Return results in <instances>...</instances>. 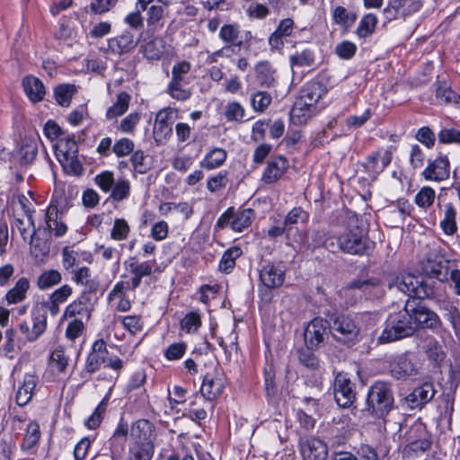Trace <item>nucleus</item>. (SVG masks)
<instances>
[{"instance_id": "f257e3e1", "label": "nucleus", "mask_w": 460, "mask_h": 460, "mask_svg": "<svg viewBox=\"0 0 460 460\" xmlns=\"http://www.w3.org/2000/svg\"><path fill=\"white\" fill-rule=\"evenodd\" d=\"M314 245H324L332 252H341L362 256L373 250L375 243L368 238L367 233L362 227L349 225L332 229L327 234L323 232L315 233Z\"/></svg>"}, {"instance_id": "f03ea898", "label": "nucleus", "mask_w": 460, "mask_h": 460, "mask_svg": "<svg viewBox=\"0 0 460 460\" xmlns=\"http://www.w3.org/2000/svg\"><path fill=\"white\" fill-rule=\"evenodd\" d=\"M386 282L389 289H395L410 297L425 299L434 295L431 283L422 276H415L408 272L391 273Z\"/></svg>"}, {"instance_id": "7ed1b4c3", "label": "nucleus", "mask_w": 460, "mask_h": 460, "mask_svg": "<svg viewBox=\"0 0 460 460\" xmlns=\"http://www.w3.org/2000/svg\"><path fill=\"white\" fill-rule=\"evenodd\" d=\"M154 454L150 423L146 420H138L130 429L128 460H151Z\"/></svg>"}, {"instance_id": "20e7f679", "label": "nucleus", "mask_w": 460, "mask_h": 460, "mask_svg": "<svg viewBox=\"0 0 460 460\" xmlns=\"http://www.w3.org/2000/svg\"><path fill=\"white\" fill-rule=\"evenodd\" d=\"M415 332V322L408 305L386 319L384 330L377 338L380 344L393 342L411 336Z\"/></svg>"}, {"instance_id": "39448f33", "label": "nucleus", "mask_w": 460, "mask_h": 460, "mask_svg": "<svg viewBox=\"0 0 460 460\" xmlns=\"http://www.w3.org/2000/svg\"><path fill=\"white\" fill-rule=\"evenodd\" d=\"M394 396L390 385L377 381L368 389L366 411L368 414L382 419L392 410Z\"/></svg>"}, {"instance_id": "423d86ee", "label": "nucleus", "mask_w": 460, "mask_h": 460, "mask_svg": "<svg viewBox=\"0 0 460 460\" xmlns=\"http://www.w3.org/2000/svg\"><path fill=\"white\" fill-rule=\"evenodd\" d=\"M78 147L75 140L61 137L55 145V154L64 171L69 174L79 175L83 167L77 157Z\"/></svg>"}, {"instance_id": "0eeeda50", "label": "nucleus", "mask_w": 460, "mask_h": 460, "mask_svg": "<svg viewBox=\"0 0 460 460\" xmlns=\"http://www.w3.org/2000/svg\"><path fill=\"white\" fill-rule=\"evenodd\" d=\"M332 337L341 343L351 346L359 341V328L349 315H338L331 324Z\"/></svg>"}, {"instance_id": "6e6552de", "label": "nucleus", "mask_w": 460, "mask_h": 460, "mask_svg": "<svg viewBox=\"0 0 460 460\" xmlns=\"http://www.w3.org/2000/svg\"><path fill=\"white\" fill-rule=\"evenodd\" d=\"M254 219V211L252 208L235 210L227 208L217 219V226L220 228L230 227L233 231L241 233L248 228Z\"/></svg>"}, {"instance_id": "1a4fd4ad", "label": "nucleus", "mask_w": 460, "mask_h": 460, "mask_svg": "<svg viewBox=\"0 0 460 460\" xmlns=\"http://www.w3.org/2000/svg\"><path fill=\"white\" fill-rule=\"evenodd\" d=\"M331 333V323L322 317H314L304 332L305 344L309 349H319Z\"/></svg>"}, {"instance_id": "9d476101", "label": "nucleus", "mask_w": 460, "mask_h": 460, "mask_svg": "<svg viewBox=\"0 0 460 460\" xmlns=\"http://www.w3.org/2000/svg\"><path fill=\"white\" fill-rule=\"evenodd\" d=\"M436 394L431 383H424L414 388L411 393L400 400V407L404 411L420 410L430 402Z\"/></svg>"}, {"instance_id": "9b49d317", "label": "nucleus", "mask_w": 460, "mask_h": 460, "mask_svg": "<svg viewBox=\"0 0 460 460\" xmlns=\"http://www.w3.org/2000/svg\"><path fill=\"white\" fill-rule=\"evenodd\" d=\"M286 277V268L282 262H265L260 271V282L268 290L281 287Z\"/></svg>"}, {"instance_id": "f8f14e48", "label": "nucleus", "mask_w": 460, "mask_h": 460, "mask_svg": "<svg viewBox=\"0 0 460 460\" xmlns=\"http://www.w3.org/2000/svg\"><path fill=\"white\" fill-rule=\"evenodd\" d=\"M334 399L342 408H349L356 400L355 384L346 374L339 373L333 383Z\"/></svg>"}, {"instance_id": "ddd939ff", "label": "nucleus", "mask_w": 460, "mask_h": 460, "mask_svg": "<svg viewBox=\"0 0 460 460\" xmlns=\"http://www.w3.org/2000/svg\"><path fill=\"white\" fill-rule=\"evenodd\" d=\"M394 148L378 149L366 157L364 168L370 177L376 178L391 164Z\"/></svg>"}, {"instance_id": "4468645a", "label": "nucleus", "mask_w": 460, "mask_h": 460, "mask_svg": "<svg viewBox=\"0 0 460 460\" xmlns=\"http://www.w3.org/2000/svg\"><path fill=\"white\" fill-rule=\"evenodd\" d=\"M61 201L52 199L45 214V223L49 231L57 237H61L67 231L66 224L63 220L64 210Z\"/></svg>"}, {"instance_id": "2eb2a0df", "label": "nucleus", "mask_w": 460, "mask_h": 460, "mask_svg": "<svg viewBox=\"0 0 460 460\" xmlns=\"http://www.w3.org/2000/svg\"><path fill=\"white\" fill-rule=\"evenodd\" d=\"M47 328V314L45 312L36 310L31 313V325L23 321L19 325V330L24 341H35Z\"/></svg>"}, {"instance_id": "dca6fc26", "label": "nucleus", "mask_w": 460, "mask_h": 460, "mask_svg": "<svg viewBox=\"0 0 460 460\" xmlns=\"http://www.w3.org/2000/svg\"><path fill=\"white\" fill-rule=\"evenodd\" d=\"M174 112L172 108L163 109L157 112L153 128L155 142L164 143L172 135V117Z\"/></svg>"}, {"instance_id": "f3484780", "label": "nucleus", "mask_w": 460, "mask_h": 460, "mask_svg": "<svg viewBox=\"0 0 460 460\" xmlns=\"http://www.w3.org/2000/svg\"><path fill=\"white\" fill-rule=\"evenodd\" d=\"M450 163L446 155H439L435 160L429 162L428 166L422 172L426 181L440 182L449 178Z\"/></svg>"}, {"instance_id": "a211bd4d", "label": "nucleus", "mask_w": 460, "mask_h": 460, "mask_svg": "<svg viewBox=\"0 0 460 460\" xmlns=\"http://www.w3.org/2000/svg\"><path fill=\"white\" fill-rule=\"evenodd\" d=\"M124 264L128 273L132 276L129 281L125 280L126 283H128L131 290L137 288L141 284L142 279L150 276L153 271V265L150 261L137 262L131 259L125 261Z\"/></svg>"}, {"instance_id": "6ab92c4d", "label": "nucleus", "mask_w": 460, "mask_h": 460, "mask_svg": "<svg viewBox=\"0 0 460 460\" xmlns=\"http://www.w3.org/2000/svg\"><path fill=\"white\" fill-rule=\"evenodd\" d=\"M301 453L307 460H325L328 456L327 446L316 438H307L300 442Z\"/></svg>"}, {"instance_id": "aec40b11", "label": "nucleus", "mask_w": 460, "mask_h": 460, "mask_svg": "<svg viewBox=\"0 0 460 460\" xmlns=\"http://www.w3.org/2000/svg\"><path fill=\"white\" fill-rule=\"evenodd\" d=\"M410 313L415 322V330L418 326L433 330L440 326L441 322L438 315L425 306L418 305L410 308Z\"/></svg>"}, {"instance_id": "412c9836", "label": "nucleus", "mask_w": 460, "mask_h": 460, "mask_svg": "<svg viewBox=\"0 0 460 460\" xmlns=\"http://www.w3.org/2000/svg\"><path fill=\"white\" fill-rule=\"evenodd\" d=\"M288 167V162L283 156L270 159L263 171L261 181L266 184H271L279 180Z\"/></svg>"}, {"instance_id": "4be33fe9", "label": "nucleus", "mask_w": 460, "mask_h": 460, "mask_svg": "<svg viewBox=\"0 0 460 460\" xmlns=\"http://www.w3.org/2000/svg\"><path fill=\"white\" fill-rule=\"evenodd\" d=\"M39 377L34 373L24 375L22 382L19 385L16 392V402L20 406L27 405L32 399Z\"/></svg>"}, {"instance_id": "5701e85b", "label": "nucleus", "mask_w": 460, "mask_h": 460, "mask_svg": "<svg viewBox=\"0 0 460 460\" xmlns=\"http://www.w3.org/2000/svg\"><path fill=\"white\" fill-rule=\"evenodd\" d=\"M131 290L129 288L128 283H126L124 280L118 281L111 292L108 295V300L112 303L117 301L114 304V306L117 311L119 312H128L131 308V303L129 299L126 297V293Z\"/></svg>"}, {"instance_id": "b1692460", "label": "nucleus", "mask_w": 460, "mask_h": 460, "mask_svg": "<svg viewBox=\"0 0 460 460\" xmlns=\"http://www.w3.org/2000/svg\"><path fill=\"white\" fill-rule=\"evenodd\" d=\"M255 77L261 87H275L278 81V74L273 66L268 61H260L256 64Z\"/></svg>"}, {"instance_id": "393cba45", "label": "nucleus", "mask_w": 460, "mask_h": 460, "mask_svg": "<svg viewBox=\"0 0 460 460\" xmlns=\"http://www.w3.org/2000/svg\"><path fill=\"white\" fill-rule=\"evenodd\" d=\"M137 43L133 33L124 31L119 36L108 40V49L111 52L120 55L133 49Z\"/></svg>"}, {"instance_id": "a878e982", "label": "nucleus", "mask_w": 460, "mask_h": 460, "mask_svg": "<svg viewBox=\"0 0 460 460\" xmlns=\"http://www.w3.org/2000/svg\"><path fill=\"white\" fill-rule=\"evenodd\" d=\"M318 111L317 106H312L296 99L290 111V119L295 125H304Z\"/></svg>"}, {"instance_id": "bb28decb", "label": "nucleus", "mask_w": 460, "mask_h": 460, "mask_svg": "<svg viewBox=\"0 0 460 460\" xmlns=\"http://www.w3.org/2000/svg\"><path fill=\"white\" fill-rule=\"evenodd\" d=\"M91 314V309L88 305V298L82 295L76 300L70 303L65 309L63 319H88Z\"/></svg>"}, {"instance_id": "cd10ccee", "label": "nucleus", "mask_w": 460, "mask_h": 460, "mask_svg": "<svg viewBox=\"0 0 460 460\" xmlns=\"http://www.w3.org/2000/svg\"><path fill=\"white\" fill-rule=\"evenodd\" d=\"M225 385L222 378L214 374H207L200 387L202 396L208 400L213 401L223 392Z\"/></svg>"}, {"instance_id": "c85d7f7f", "label": "nucleus", "mask_w": 460, "mask_h": 460, "mask_svg": "<svg viewBox=\"0 0 460 460\" xmlns=\"http://www.w3.org/2000/svg\"><path fill=\"white\" fill-rule=\"evenodd\" d=\"M107 355V346L104 341L98 340L93 345V349L85 362V369L88 373H94L103 365L104 357Z\"/></svg>"}, {"instance_id": "c756f323", "label": "nucleus", "mask_w": 460, "mask_h": 460, "mask_svg": "<svg viewBox=\"0 0 460 460\" xmlns=\"http://www.w3.org/2000/svg\"><path fill=\"white\" fill-rule=\"evenodd\" d=\"M294 25V21L291 18L281 20L275 31L269 38L270 47L274 49H281L284 47L283 38L292 34Z\"/></svg>"}, {"instance_id": "7c9ffc66", "label": "nucleus", "mask_w": 460, "mask_h": 460, "mask_svg": "<svg viewBox=\"0 0 460 460\" xmlns=\"http://www.w3.org/2000/svg\"><path fill=\"white\" fill-rule=\"evenodd\" d=\"M422 6L420 0H394L389 3L384 12L390 13L391 10L394 12V17L402 16L406 17L413 13L418 12Z\"/></svg>"}, {"instance_id": "2f4dec72", "label": "nucleus", "mask_w": 460, "mask_h": 460, "mask_svg": "<svg viewBox=\"0 0 460 460\" xmlns=\"http://www.w3.org/2000/svg\"><path fill=\"white\" fill-rule=\"evenodd\" d=\"M391 375L396 379L405 380L417 374V369L413 363L405 356H399L391 364Z\"/></svg>"}, {"instance_id": "473e14b6", "label": "nucleus", "mask_w": 460, "mask_h": 460, "mask_svg": "<svg viewBox=\"0 0 460 460\" xmlns=\"http://www.w3.org/2000/svg\"><path fill=\"white\" fill-rule=\"evenodd\" d=\"M457 209L450 202L444 204L439 226L447 235H453L457 230Z\"/></svg>"}, {"instance_id": "72a5a7b5", "label": "nucleus", "mask_w": 460, "mask_h": 460, "mask_svg": "<svg viewBox=\"0 0 460 460\" xmlns=\"http://www.w3.org/2000/svg\"><path fill=\"white\" fill-rule=\"evenodd\" d=\"M22 85L26 95L31 102H37L44 98L45 86L37 77L31 75L24 77Z\"/></svg>"}, {"instance_id": "f704fd0d", "label": "nucleus", "mask_w": 460, "mask_h": 460, "mask_svg": "<svg viewBox=\"0 0 460 460\" xmlns=\"http://www.w3.org/2000/svg\"><path fill=\"white\" fill-rule=\"evenodd\" d=\"M324 93V88L322 84L318 82H310L304 86L297 100L310 103L312 106H316L318 101Z\"/></svg>"}, {"instance_id": "c9c22d12", "label": "nucleus", "mask_w": 460, "mask_h": 460, "mask_svg": "<svg viewBox=\"0 0 460 460\" xmlns=\"http://www.w3.org/2000/svg\"><path fill=\"white\" fill-rule=\"evenodd\" d=\"M447 263L442 261L427 259L422 263L424 274L429 279H436L439 281H444L447 279Z\"/></svg>"}, {"instance_id": "e433bc0d", "label": "nucleus", "mask_w": 460, "mask_h": 460, "mask_svg": "<svg viewBox=\"0 0 460 460\" xmlns=\"http://www.w3.org/2000/svg\"><path fill=\"white\" fill-rule=\"evenodd\" d=\"M30 288V282L26 278L19 279L15 285L6 293L5 300L8 305L22 302Z\"/></svg>"}, {"instance_id": "4c0bfd02", "label": "nucleus", "mask_w": 460, "mask_h": 460, "mask_svg": "<svg viewBox=\"0 0 460 460\" xmlns=\"http://www.w3.org/2000/svg\"><path fill=\"white\" fill-rule=\"evenodd\" d=\"M69 358L62 346L56 347L50 356L49 366L53 371L65 373L68 366Z\"/></svg>"}, {"instance_id": "58836bf2", "label": "nucleus", "mask_w": 460, "mask_h": 460, "mask_svg": "<svg viewBox=\"0 0 460 460\" xmlns=\"http://www.w3.org/2000/svg\"><path fill=\"white\" fill-rule=\"evenodd\" d=\"M130 95L126 92L118 94L115 103L106 111V119L111 120L123 115L128 109Z\"/></svg>"}, {"instance_id": "ea45409f", "label": "nucleus", "mask_w": 460, "mask_h": 460, "mask_svg": "<svg viewBox=\"0 0 460 460\" xmlns=\"http://www.w3.org/2000/svg\"><path fill=\"white\" fill-rule=\"evenodd\" d=\"M131 193L130 181L125 177H119L110 193V198L115 202H120L128 199Z\"/></svg>"}, {"instance_id": "a19ab883", "label": "nucleus", "mask_w": 460, "mask_h": 460, "mask_svg": "<svg viewBox=\"0 0 460 460\" xmlns=\"http://www.w3.org/2000/svg\"><path fill=\"white\" fill-rule=\"evenodd\" d=\"M227 154L223 148L215 147L210 150L201 162V166L208 170L220 167L226 160Z\"/></svg>"}, {"instance_id": "79ce46f5", "label": "nucleus", "mask_w": 460, "mask_h": 460, "mask_svg": "<svg viewBox=\"0 0 460 460\" xmlns=\"http://www.w3.org/2000/svg\"><path fill=\"white\" fill-rule=\"evenodd\" d=\"M40 438V425L37 421H31L26 429L25 435L21 445L22 450H30L34 447Z\"/></svg>"}, {"instance_id": "37998d69", "label": "nucleus", "mask_w": 460, "mask_h": 460, "mask_svg": "<svg viewBox=\"0 0 460 460\" xmlns=\"http://www.w3.org/2000/svg\"><path fill=\"white\" fill-rule=\"evenodd\" d=\"M165 50V41L162 37H155L148 41L144 48V54L146 58L157 60Z\"/></svg>"}, {"instance_id": "c03bdc74", "label": "nucleus", "mask_w": 460, "mask_h": 460, "mask_svg": "<svg viewBox=\"0 0 460 460\" xmlns=\"http://www.w3.org/2000/svg\"><path fill=\"white\" fill-rule=\"evenodd\" d=\"M219 38L223 40L228 48L231 46H238L242 45V40H238L239 39V30L238 27L234 24H225L219 30Z\"/></svg>"}, {"instance_id": "a18cd8bd", "label": "nucleus", "mask_w": 460, "mask_h": 460, "mask_svg": "<svg viewBox=\"0 0 460 460\" xmlns=\"http://www.w3.org/2000/svg\"><path fill=\"white\" fill-rule=\"evenodd\" d=\"M242 255V250L234 246L227 249L219 261V270L223 272H230L235 266V261Z\"/></svg>"}, {"instance_id": "49530a36", "label": "nucleus", "mask_w": 460, "mask_h": 460, "mask_svg": "<svg viewBox=\"0 0 460 460\" xmlns=\"http://www.w3.org/2000/svg\"><path fill=\"white\" fill-rule=\"evenodd\" d=\"M291 67L311 66L314 63V52L309 49L296 51L289 58Z\"/></svg>"}, {"instance_id": "de8ad7c7", "label": "nucleus", "mask_w": 460, "mask_h": 460, "mask_svg": "<svg viewBox=\"0 0 460 460\" xmlns=\"http://www.w3.org/2000/svg\"><path fill=\"white\" fill-rule=\"evenodd\" d=\"M224 116L228 122H242L245 116V110L240 102H229L225 106Z\"/></svg>"}, {"instance_id": "09e8293b", "label": "nucleus", "mask_w": 460, "mask_h": 460, "mask_svg": "<svg viewBox=\"0 0 460 460\" xmlns=\"http://www.w3.org/2000/svg\"><path fill=\"white\" fill-rule=\"evenodd\" d=\"M75 93L76 88L74 84H59L54 90V96L59 105L67 107Z\"/></svg>"}, {"instance_id": "8fccbe9b", "label": "nucleus", "mask_w": 460, "mask_h": 460, "mask_svg": "<svg viewBox=\"0 0 460 460\" xmlns=\"http://www.w3.org/2000/svg\"><path fill=\"white\" fill-rule=\"evenodd\" d=\"M62 280L61 273L56 270H49L42 272L37 281L40 289L45 290L58 285Z\"/></svg>"}, {"instance_id": "3c124183", "label": "nucleus", "mask_w": 460, "mask_h": 460, "mask_svg": "<svg viewBox=\"0 0 460 460\" xmlns=\"http://www.w3.org/2000/svg\"><path fill=\"white\" fill-rule=\"evenodd\" d=\"M315 349L302 348L298 350L299 362L310 370H317L320 368V361L318 357L313 352Z\"/></svg>"}, {"instance_id": "603ef678", "label": "nucleus", "mask_w": 460, "mask_h": 460, "mask_svg": "<svg viewBox=\"0 0 460 460\" xmlns=\"http://www.w3.org/2000/svg\"><path fill=\"white\" fill-rule=\"evenodd\" d=\"M435 97L438 104H456L460 101V96L446 85L437 87Z\"/></svg>"}, {"instance_id": "864d4df0", "label": "nucleus", "mask_w": 460, "mask_h": 460, "mask_svg": "<svg viewBox=\"0 0 460 460\" xmlns=\"http://www.w3.org/2000/svg\"><path fill=\"white\" fill-rule=\"evenodd\" d=\"M377 17L374 13H367L364 15L358 26L357 34L360 38H366L371 35L377 24Z\"/></svg>"}, {"instance_id": "5fc2aeb1", "label": "nucleus", "mask_w": 460, "mask_h": 460, "mask_svg": "<svg viewBox=\"0 0 460 460\" xmlns=\"http://www.w3.org/2000/svg\"><path fill=\"white\" fill-rule=\"evenodd\" d=\"M15 211L16 213L21 211L27 217V226H32L34 208L30 198L25 195H19L15 202Z\"/></svg>"}, {"instance_id": "6e6d98bb", "label": "nucleus", "mask_w": 460, "mask_h": 460, "mask_svg": "<svg viewBox=\"0 0 460 460\" xmlns=\"http://www.w3.org/2000/svg\"><path fill=\"white\" fill-rule=\"evenodd\" d=\"M436 192L429 186L422 187L415 195L414 202L421 208H429L435 201Z\"/></svg>"}, {"instance_id": "4d7b16f0", "label": "nucleus", "mask_w": 460, "mask_h": 460, "mask_svg": "<svg viewBox=\"0 0 460 460\" xmlns=\"http://www.w3.org/2000/svg\"><path fill=\"white\" fill-rule=\"evenodd\" d=\"M200 326L201 318L198 312L188 313L181 321V329L187 333H195Z\"/></svg>"}, {"instance_id": "13d9d810", "label": "nucleus", "mask_w": 460, "mask_h": 460, "mask_svg": "<svg viewBox=\"0 0 460 460\" xmlns=\"http://www.w3.org/2000/svg\"><path fill=\"white\" fill-rule=\"evenodd\" d=\"M94 183L101 189L104 193H111L116 180L114 174L111 171H103L98 173L94 179Z\"/></svg>"}, {"instance_id": "bf43d9fd", "label": "nucleus", "mask_w": 460, "mask_h": 460, "mask_svg": "<svg viewBox=\"0 0 460 460\" xmlns=\"http://www.w3.org/2000/svg\"><path fill=\"white\" fill-rule=\"evenodd\" d=\"M271 95L263 91L253 93L251 97V105L257 112H263L271 103Z\"/></svg>"}, {"instance_id": "052dcab7", "label": "nucleus", "mask_w": 460, "mask_h": 460, "mask_svg": "<svg viewBox=\"0 0 460 460\" xmlns=\"http://www.w3.org/2000/svg\"><path fill=\"white\" fill-rule=\"evenodd\" d=\"M38 147L32 140H26L22 143L20 149V159L22 164H30L36 158Z\"/></svg>"}, {"instance_id": "680f3d73", "label": "nucleus", "mask_w": 460, "mask_h": 460, "mask_svg": "<svg viewBox=\"0 0 460 460\" xmlns=\"http://www.w3.org/2000/svg\"><path fill=\"white\" fill-rule=\"evenodd\" d=\"M181 83L182 81L171 80L167 86V93L172 98L184 102L190 97L191 93L190 90L182 88Z\"/></svg>"}, {"instance_id": "e2e57ef3", "label": "nucleus", "mask_w": 460, "mask_h": 460, "mask_svg": "<svg viewBox=\"0 0 460 460\" xmlns=\"http://www.w3.org/2000/svg\"><path fill=\"white\" fill-rule=\"evenodd\" d=\"M438 139L442 145H460V130L455 128H442L438 133Z\"/></svg>"}, {"instance_id": "0e129e2a", "label": "nucleus", "mask_w": 460, "mask_h": 460, "mask_svg": "<svg viewBox=\"0 0 460 460\" xmlns=\"http://www.w3.org/2000/svg\"><path fill=\"white\" fill-rule=\"evenodd\" d=\"M129 231V226L124 218H116L111 231V236L115 241H123L128 238Z\"/></svg>"}, {"instance_id": "69168bd1", "label": "nucleus", "mask_w": 460, "mask_h": 460, "mask_svg": "<svg viewBox=\"0 0 460 460\" xmlns=\"http://www.w3.org/2000/svg\"><path fill=\"white\" fill-rule=\"evenodd\" d=\"M72 280L77 285L85 286L91 289L95 286L94 281L91 279V271L87 267L74 270Z\"/></svg>"}, {"instance_id": "338daca9", "label": "nucleus", "mask_w": 460, "mask_h": 460, "mask_svg": "<svg viewBox=\"0 0 460 460\" xmlns=\"http://www.w3.org/2000/svg\"><path fill=\"white\" fill-rule=\"evenodd\" d=\"M73 289L72 288L65 284L61 286L59 288L56 289L51 295H50V304H52V307H56L57 310H58V306L60 304L65 303L68 297L72 295Z\"/></svg>"}, {"instance_id": "774afa93", "label": "nucleus", "mask_w": 460, "mask_h": 460, "mask_svg": "<svg viewBox=\"0 0 460 460\" xmlns=\"http://www.w3.org/2000/svg\"><path fill=\"white\" fill-rule=\"evenodd\" d=\"M164 16V9L159 5H152L147 12V25L153 31L161 28L163 23L161 20Z\"/></svg>"}]
</instances>
